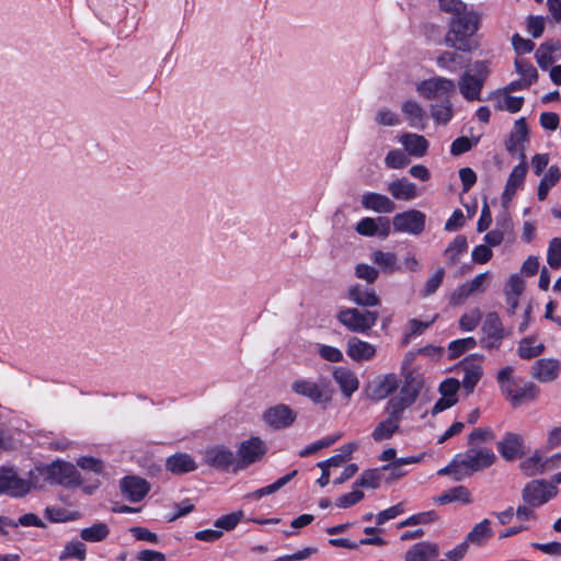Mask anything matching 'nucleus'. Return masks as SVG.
Instances as JSON below:
<instances>
[{
    "label": "nucleus",
    "instance_id": "nucleus-1",
    "mask_svg": "<svg viewBox=\"0 0 561 561\" xmlns=\"http://www.w3.org/2000/svg\"><path fill=\"white\" fill-rule=\"evenodd\" d=\"M438 2L442 11L453 14L449 30L444 38L445 44L460 51H472L476 45L470 37L479 30L480 13L468 10L467 4L461 0H439Z\"/></svg>",
    "mask_w": 561,
    "mask_h": 561
},
{
    "label": "nucleus",
    "instance_id": "nucleus-2",
    "mask_svg": "<svg viewBox=\"0 0 561 561\" xmlns=\"http://www.w3.org/2000/svg\"><path fill=\"white\" fill-rule=\"evenodd\" d=\"M290 389L295 394L309 399L321 409H327L332 403L335 393L331 381L325 377H320L317 380L295 379L290 383Z\"/></svg>",
    "mask_w": 561,
    "mask_h": 561
},
{
    "label": "nucleus",
    "instance_id": "nucleus-3",
    "mask_svg": "<svg viewBox=\"0 0 561 561\" xmlns=\"http://www.w3.org/2000/svg\"><path fill=\"white\" fill-rule=\"evenodd\" d=\"M490 62L477 60L459 77L457 87L468 102L481 101V92L490 75Z\"/></svg>",
    "mask_w": 561,
    "mask_h": 561
},
{
    "label": "nucleus",
    "instance_id": "nucleus-4",
    "mask_svg": "<svg viewBox=\"0 0 561 561\" xmlns=\"http://www.w3.org/2000/svg\"><path fill=\"white\" fill-rule=\"evenodd\" d=\"M378 311L343 308L336 314V320L353 333H367L377 323Z\"/></svg>",
    "mask_w": 561,
    "mask_h": 561
},
{
    "label": "nucleus",
    "instance_id": "nucleus-5",
    "mask_svg": "<svg viewBox=\"0 0 561 561\" xmlns=\"http://www.w3.org/2000/svg\"><path fill=\"white\" fill-rule=\"evenodd\" d=\"M267 447L264 440L257 436H253L243 440L238 448L237 465L233 467V472L243 470L250 465L260 461L266 454Z\"/></svg>",
    "mask_w": 561,
    "mask_h": 561
},
{
    "label": "nucleus",
    "instance_id": "nucleus-6",
    "mask_svg": "<svg viewBox=\"0 0 561 561\" xmlns=\"http://www.w3.org/2000/svg\"><path fill=\"white\" fill-rule=\"evenodd\" d=\"M416 91L421 96L427 100H448L456 91V83L454 80L445 77H434L421 81L416 85Z\"/></svg>",
    "mask_w": 561,
    "mask_h": 561
},
{
    "label": "nucleus",
    "instance_id": "nucleus-7",
    "mask_svg": "<svg viewBox=\"0 0 561 561\" xmlns=\"http://www.w3.org/2000/svg\"><path fill=\"white\" fill-rule=\"evenodd\" d=\"M557 494L554 484L545 480H533L528 482L523 491V501L530 507H538L550 501Z\"/></svg>",
    "mask_w": 561,
    "mask_h": 561
},
{
    "label": "nucleus",
    "instance_id": "nucleus-8",
    "mask_svg": "<svg viewBox=\"0 0 561 561\" xmlns=\"http://www.w3.org/2000/svg\"><path fill=\"white\" fill-rule=\"evenodd\" d=\"M425 221L426 215L417 209L396 214L392 218L394 231L413 236H419L424 231Z\"/></svg>",
    "mask_w": 561,
    "mask_h": 561
},
{
    "label": "nucleus",
    "instance_id": "nucleus-9",
    "mask_svg": "<svg viewBox=\"0 0 561 561\" xmlns=\"http://www.w3.org/2000/svg\"><path fill=\"white\" fill-rule=\"evenodd\" d=\"M296 419L297 412L285 403L270 407L262 414L263 422L275 431L290 427Z\"/></svg>",
    "mask_w": 561,
    "mask_h": 561
},
{
    "label": "nucleus",
    "instance_id": "nucleus-10",
    "mask_svg": "<svg viewBox=\"0 0 561 561\" xmlns=\"http://www.w3.org/2000/svg\"><path fill=\"white\" fill-rule=\"evenodd\" d=\"M458 458L462 470H468L467 474H471L492 466L496 456L489 448H469L465 454L458 455Z\"/></svg>",
    "mask_w": 561,
    "mask_h": 561
},
{
    "label": "nucleus",
    "instance_id": "nucleus-11",
    "mask_svg": "<svg viewBox=\"0 0 561 561\" xmlns=\"http://www.w3.org/2000/svg\"><path fill=\"white\" fill-rule=\"evenodd\" d=\"M48 477L53 482L64 486L80 485V474L77 468L67 461L57 460L48 466Z\"/></svg>",
    "mask_w": 561,
    "mask_h": 561
},
{
    "label": "nucleus",
    "instance_id": "nucleus-12",
    "mask_svg": "<svg viewBox=\"0 0 561 561\" xmlns=\"http://www.w3.org/2000/svg\"><path fill=\"white\" fill-rule=\"evenodd\" d=\"M529 140V129L524 117L518 118L514 128L510 134L508 139L505 141L506 150L512 154H518L520 160L526 159L525 144Z\"/></svg>",
    "mask_w": 561,
    "mask_h": 561
},
{
    "label": "nucleus",
    "instance_id": "nucleus-13",
    "mask_svg": "<svg viewBox=\"0 0 561 561\" xmlns=\"http://www.w3.org/2000/svg\"><path fill=\"white\" fill-rule=\"evenodd\" d=\"M28 493L25 479L18 477L11 468H0V494L12 497H22Z\"/></svg>",
    "mask_w": 561,
    "mask_h": 561
},
{
    "label": "nucleus",
    "instance_id": "nucleus-14",
    "mask_svg": "<svg viewBox=\"0 0 561 561\" xmlns=\"http://www.w3.org/2000/svg\"><path fill=\"white\" fill-rule=\"evenodd\" d=\"M205 461L208 466L220 471H227L230 469L233 471V467L237 465L234 453L222 445L206 449Z\"/></svg>",
    "mask_w": 561,
    "mask_h": 561
},
{
    "label": "nucleus",
    "instance_id": "nucleus-15",
    "mask_svg": "<svg viewBox=\"0 0 561 561\" xmlns=\"http://www.w3.org/2000/svg\"><path fill=\"white\" fill-rule=\"evenodd\" d=\"M123 495L130 502L142 501L150 491L149 482L137 476H127L119 483Z\"/></svg>",
    "mask_w": 561,
    "mask_h": 561
},
{
    "label": "nucleus",
    "instance_id": "nucleus-16",
    "mask_svg": "<svg viewBox=\"0 0 561 561\" xmlns=\"http://www.w3.org/2000/svg\"><path fill=\"white\" fill-rule=\"evenodd\" d=\"M376 346L357 336H351L346 341V355L354 362L371 360L376 356Z\"/></svg>",
    "mask_w": 561,
    "mask_h": 561
},
{
    "label": "nucleus",
    "instance_id": "nucleus-17",
    "mask_svg": "<svg viewBox=\"0 0 561 561\" xmlns=\"http://www.w3.org/2000/svg\"><path fill=\"white\" fill-rule=\"evenodd\" d=\"M332 377L345 398L350 399L358 390L359 380L351 369L342 366L335 367Z\"/></svg>",
    "mask_w": 561,
    "mask_h": 561
},
{
    "label": "nucleus",
    "instance_id": "nucleus-18",
    "mask_svg": "<svg viewBox=\"0 0 561 561\" xmlns=\"http://www.w3.org/2000/svg\"><path fill=\"white\" fill-rule=\"evenodd\" d=\"M504 394L511 400L514 407L527 401H534L539 394V388L534 382H526L522 387H512L511 383L504 387Z\"/></svg>",
    "mask_w": 561,
    "mask_h": 561
},
{
    "label": "nucleus",
    "instance_id": "nucleus-19",
    "mask_svg": "<svg viewBox=\"0 0 561 561\" xmlns=\"http://www.w3.org/2000/svg\"><path fill=\"white\" fill-rule=\"evenodd\" d=\"M560 362L553 358H540L533 366L531 376L540 382H550L558 378Z\"/></svg>",
    "mask_w": 561,
    "mask_h": 561
},
{
    "label": "nucleus",
    "instance_id": "nucleus-20",
    "mask_svg": "<svg viewBox=\"0 0 561 561\" xmlns=\"http://www.w3.org/2000/svg\"><path fill=\"white\" fill-rule=\"evenodd\" d=\"M362 206L366 209L374 210L376 213H392L396 209V204L388 196L368 192L362 195Z\"/></svg>",
    "mask_w": 561,
    "mask_h": 561
},
{
    "label": "nucleus",
    "instance_id": "nucleus-21",
    "mask_svg": "<svg viewBox=\"0 0 561 561\" xmlns=\"http://www.w3.org/2000/svg\"><path fill=\"white\" fill-rule=\"evenodd\" d=\"M524 442L522 436L507 433L504 438L499 442L497 450L505 460H514L523 454Z\"/></svg>",
    "mask_w": 561,
    "mask_h": 561
},
{
    "label": "nucleus",
    "instance_id": "nucleus-22",
    "mask_svg": "<svg viewBox=\"0 0 561 561\" xmlns=\"http://www.w3.org/2000/svg\"><path fill=\"white\" fill-rule=\"evenodd\" d=\"M401 111L413 128L423 130L427 123L425 110L415 101L409 100L402 104Z\"/></svg>",
    "mask_w": 561,
    "mask_h": 561
},
{
    "label": "nucleus",
    "instance_id": "nucleus-23",
    "mask_svg": "<svg viewBox=\"0 0 561 561\" xmlns=\"http://www.w3.org/2000/svg\"><path fill=\"white\" fill-rule=\"evenodd\" d=\"M399 141L410 156L417 158L424 157L427 153L430 146L424 136L413 133L402 134L399 138Z\"/></svg>",
    "mask_w": 561,
    "mask_h": 561
},
{
    "label": "nucleus",
    "instance_id": "nucleus-24",
    "mask_svg": "<svg viewBox=\"0 0 561 561\" xmlns=\"http://www.w3.org/2000/svg\"><path fill=\"white\" fill-rule=\"evenodd\" d=\"M347 297L354 304L360 307L369 308L380 305V298L374 289L366 288L362 285L350 287Z\"/></svg>",
    "mask_w": 561,
    "mask_h": 561
},
{
    "label": "nucleus",
    "instance_id": "nucleus-25",
    "mask_svg": "<svg viewBox=\"0 0 561 561\" xmlns=\"http://www.w3.org/2000/svg\"><path fill=\"white\" fill-rule=\"evenodd\" d=\"M463 378L461 385L467 393H472L474 387L482 377V367L474 358L468 357L461 363Z\"/></svg>",
    "mask_w": 561,
    "mask_h": 561
},
{
    "label": "nucleus",
    "instance_id": "nucleus-26",
    "mask_svg": "<svg viewBox=\"0 0 561 561\" xmlns=\"http://www.w3.org/2000/svg\"><path fill=\"white\" fill-rule=\"evenodd\" d=\"M439 553L438 546L434 542L423 541L413 545L405 552L404 561H431Z\"/></svg>",
    "mask_w": 561,
    "mask_h": 561
},
{
    "label": "nucleus",
    "instance_id": "nucleus-27",
    "mask_svg": "<svg viewBox=\"0 0 561 561\" xmlns=\"http://www.w3.org/2000/svg\"><path fill=\"white\" fill-rule=\"evenodd\" d=\"M527 174V163L525 160H520V163L515 165L508 175L504 192H503V198L511 201L512 197L515 195L517 190L522 187L524 184L525 178Z\"/></svg>",
    "mask_w": 561,
    "mask_h": 561
},
{
    "label": "nucleus",
    "instance_id": "nucleus-28",
    "mask_svg": "<svg viewBox=\"0 0 561 561\" xmlns=\"http://www.w3.org/2000/svg\"><path fill=\"white\" fill-rule=\"evenodd\" d=\"M388 192L396 199L411 201L419 196L417 187L408 179H397L388 184Z\"/></svg>",
    "mask_w": 561,
    "mask_h": 561
},
{
    "label": "nucleus",
    "instance_id": "nucleus-29",
    "mask_svg": "<svg viewBox=\"0 0 561 561\" xmlns=\"http://www.w3.org/2000/svg\"><path fill=\"white\" fill-rule=\"evenodd\" d=\"M165 467L172 473L183 474L194 471L197 468V465L190 455L179 453L167 459Z\"/></svg>",
    "mask_w": 561,
    "mask_h": 561
},
{
    "label": "nucleus",
    "instance_id": "nucleus-30",
    "mask_svg": "<svg viewBox=\"0 0 561 561\" xmlns=\"http://www.w3.org/2000/svg\"><path fill=\"white\" fill-rule=\"evenodd\" d=\"M489 99L496 101L494 106L497 111L505 110L510 113L519 112L524 104L523 96H512L508 93H504L502 91L493 92Z\"/></svg>",
    "mask_w": 561,
    "mask_h": 561
},
{
    "label": "nucleus",
    "instance_id": "nucleus-31",
    "mask_svg": "<svg viewBox=\"0 0 561 561\" xmlns=\"http://www.w3.org/2000/svg\"><path fill=\"white\" fill-rule=\"evenodd\" d=\"M423 387V382L421 378L413 373H408L404 376V382L400 388V392L398 397L403 398L405 401H409L410 404H413Z\"/></svg>",
    "mask_w": 561,
    "mask_h": 561
},
{
    "label": "nucleus",
    "instance_id": "nucleus-32",
    "mask_svg": "<svg viewBox=\"0 0 561 561\" xmlns=\"http://www.w3.org/2000/svg\"><path fill=\"white\" fill-rule=\"evenodd\" d=\"M399 387V380L396 374H387L378 377L374 382V396L381 400L392 394Z\"/></svg>",
    "mask_w": 561,
    "mask_h": 561
},
{
    "label": "nucleus",
    "instance_id": "nucleus-33",
    "mask_svg": "<svg viewBox=\"0 0 561 561\" xmlns=\"http://www.w3.org/2000/svg\"><path fill=\"white\" fill-rule=\"evenodd\" d=\"M558 50H561V43L559 41L551 39L541 44L535 54L539 67L543 70L548 69L553 62V53Z\"/></svg>",
    "mask_w": 561,
    "mask_h": 561
},
{
    "label": "nucleus",
    "instance_id": "nucleus-34",
    "mask_svg": "<svg viewBox=\"0 0 561 561\" xmlns=\"http://www.w3.org/2000/svg\"><path fill=\"white\" fill-rule=\"evenodd\" d=\"M468 250V241L467 238L462 234H458L454 238V240L447 245L444 251V256L446 257L447 264L453 266L457 264L459 257L466 253Z\"/></svg>",
    "mask_w": 561,
    "mask_h": 561
},
{
    "label": "nucleus",
    "instance_id": "nucleus-35",
    "mask_svg": "<svg viewBox=\"0 0 561 561\" xmlns=\"http://www.w3.org/2000/svg\"><path fill=\"white\" fill-rule=\"evenodd\" d=\"M370 260L387 274H393L400 270L397 255L392 252L376 250L370 254Z\"/></svg>",
    "mask_w": 561,
    "mask_h": 561
},
{
    "label": "nucleus",
    "instance_id": "nucleus-36",
    "mask_svg": "<svg viewBox=\"0 0 561 561\" xmlns=\"http://www.w3.org/2000/svg\"><path fill=\"white\" fill-rule=\"evenodd\" d=\"M434 502L439 505H445L451 502H461L463 504H469L471 502V494L466 486L458 485L436 496L434 499Z\"/></svg>",
    "mask_w": 561,
    "mask_h": 561
},
{
    "label": "nucleus",
    "instance_id": "nucleus-37",
    "mask_svg": "<svg viewBox=\"0 0 561 561\" xmlns=\"http://www.w3.org/2000/svg\"><path fill=\"white\" fill-rule=\"evenodd\" d=\"M483 335L504 339L507 333L503 327L502 320L496 312H489L482 324Z\"/></svg>",
    "mask_w": 561,
    "mask_h": 561
},
{
    "label": "nucleus",
    "instance_id": "nucleus-38",
    "mask_svg": "<svg viewBox=\"0 0 561 561\" xmlns=\"http://www.w3.org/2000/svg\"><path fill=\"white\" fill-rule=\"evenodd\" d=\"M490 524L491 522L486 518L476 524L468 534L465 542H467L468 546L469 543H473L476 546L483 545L493 535Z\"/></svg>",
    "mask_w": 561,
    "mask_h": 561
},
{
    "label": "nucleus",
    "instance_id": "nucleus-39",
    "mask_svg": "<svg viewBox=\"0 0 561 561\" xmlns=\"http://www.w3.org/2000/svg\"><path fill=\"white\" fill-rule=\"evenodd\" d=\"M110 535V527L105 523H95L90 527L81 529L80 537L87 542H100Z\"/></svg>",
    "mask_w": 561,
    "mask_h": 561
},
{
    "label": "nucleus",
    "instance_id": "nucleus-40",
    "mask_svg": "<svg viewBox=\"0 0 561 561\" xmlns=\"http://www.w3.org/2000/svg\"><path fill=\"white\" fill-rule=\"evenodd\" d=\"M399 426L400 422L387 416V419L378 423V425L374 428L371 432V437L375 442L389 439L399 430Z\"/></svg>",
    "mask_w": 561,
    "mask_h": 561
},
{
    "label": "nucleus",
    "instance_id": "nucleus-41",
    "mask_svg": "<svg viewBox=\"0 0 561 561\" xmlns=\"http://www.w3.org/2000/svg\"><path fill=\"white\" fill-rule=\"evenodd\" d=\"M561 178V171L557 165H551L548 172L541 179L538 186V199L545 201L548 196L549 190L553 187Z\"/></svg>",
    "mask_w": 561,
    "mask_h": 561
},
{
    "label": "nucleus",
    "instance_id": "nucleus-42",
    "mask_svg": "<svg viewBox=\"0 0 561 561\" xmlns=\"http://www.w3.org/2000/svg\"><path fill=\"white\" fill-rule=\"evenodd\" d=\"M297 474V470H293L291 472L285 474L284 477L277 479L274 483L255 490L254 492L248 494V497L259 500L263 496L271 495L282 488H284L291 479Z\"/></svg>",
    "mask_w": 561,
    "mask_h": 561
},
{
    "label": "nucleus",
    "instance_id": "nucleus-43",
    "mask_svg": "<svg viewBox=\"0 0 561 561\" xmlns=\"http://www.w3.org/2000/svg\"><path fill=\"white\" fill-rule=\"evenodd\" d=\"M420 459H421L420 457H414V456L404 457V458H398L397 460H394V461H392L390 463L383 465L381 467V470L382 471H389L391 479H399V478L403 477L407 473L403 470V466L416 463V462L420 461Z\"/></svg>",
    "mask_w": 561,
    "mask_h": 561
},
{
    "label": "nucleus",
    "instance_id": "nucleus-44",
    "mask_svg": "<svg viewBox=\"0 0 561 561\" xmlns=\"http://www.w3.org/2000/svg\"><path fill=\"white\" fill-rule=\"evenodd\" d=\"M535 337H525L519 342L517 353L520 358L531 359L539 356L545 351L542 343L533 345Z\"/></svg>",
    "mask_w": 561,
    "mask_h": 561
},
{
    "label": "nucleus",
    "instance_id": "nucleus-45",
    "mask_svg": "<svg viewBox=\"0 0 561 561\" xmlns=\"http://www.w3.org/2000/svg\"><path fill=\"white\" fill-rule=\"evenodd\" d=\"M330 545L334 547H341L346 549H356L359 545L362 546H383L386 542L381 537H367L364 539H360L359 542H353L347 538H334L329 540Z\"/></svg>",
    "mask_w": 561,
    "mask_h": 561
},
{
    "label": "nucleus",
    "instance_id": "nucleus-46",
    "mask_svg": "<svg viewBox=\"0 0 561 561\" xmlns=\"http://www.w3.org/2000/svg\"><path fill=\"white\" fill-rule=\"evenodd\" d=\"M411 405L412 404H410L409 401H405L403 398L394 396L388 401L386 412L388 413L389 417L398 422H401L403 419V412Z\"/></svg>",
    "mask_w": 561,
    "mask_h": 561
},
{
    "label": "nucleus",
    "instance_id": "nucleus-47",
    "mask_svg": "<svg viewBox=\"0 0 561 561\" xmlns=\"http://www.w3.org/2000/svg\"><path fill=\"white\" fill-rule=\"evenodd\" d=\"M546 467L547 461H543L542 457L538 453L520 462V469L527 476H536L542 473Z\"/></svg>",
    "mask_w": 561,
    "mask_h": 561
},
{
    "label": "nucleus",
    "instance_id": "nucleus-48",
    "mask_svg": "<svg viewBox=\"0 0 561 561\" xmlns=\"http://www.w3.org/2000/svg\"><path fill=\"white\" fill-rule=\"evenodd\" d=\"M87 556L85 545L81 541H70L65 546V549L59 556V560L77 559L83 561Z\"/></svg>",
    "mask_w": 561,
    "mask_h": 561
},
{
    "label": "nucleus",
    "instance_id": "nucleus-49",
    "mask_svg": "<svg viewBox=\"0 0 561 561\" xmlns=\"http://www.w3.org/2000/svg\"><path fill=\"white\" fill-rule=\"evenodd\" d=\"M444 277H445V270L443 267H439L433 275H431L426 279L423 288L420 291V295L423 298L434 295L437 291V289L440 287V285L443 284Z\"/></svg>",
    "mask_w": 561,
    "mask_h": 561
},
{
    "label": "nucleus",
    "instance_id": "nucleus-50",
    "mask_svg": "<svg viewBox=\"0 0 561 561\" xmlns=\"http://www.w3.org/2000/svg\"><path fill=\"white\" fill-rule=\"evenodd\" d=\"M477 345V341L474 337H465L451 341L448 345V352L450 358H457L461 356L465 352L474 348Z\"/></svg>",
    "mask_w": 561,
    "mask_h": 561
},
{
    "label": "nucleus",
    "instance_id": "nucleus-51",
    "mask_svg": "<svg viewBox=\"0 0 561 561\" xmlns=\"http://www.w3.org/2000/svg\"><path fill=\"white\" fill-rule=\"evenodd\" d=\"M431 115L438 124H447L453 116L451 103L448 100H444L440 104L432 105Z\"/></svg>",
    "mask_w": 561,
    "mask_h": 561
},
{
    "label": "nucleus",
    "instance_id": "nucleus-52",
    "mask_svg": "<svg viewBox=\"0 0 561 561\" xmlns=\"http://www.w3.org/2000/svg\"><path fill=\"white\" fill-rule=\"evenodd\" d=\"M547 262L553 270L561 267V238H553L549 242Z\"/></svg>",
    "mask_w": 561,
    "mask_h": 561
},
{
    "label": "nucleus",
    "instance_id": "nucleus-53",
    "mask_svg": "<svg viewBox=\"0 0 561 561\" xmlns=\"http://www.w3.org/2000/svg\"><path fill=\"white\" fill-rule=\"evenodd\" d=\"M47 480H50L48 477V466L36 467L30 470L28 479H25V482L28 484L30 491L32 488H43Z\"/></svg>",
    "mask_w": 561,
    "mask_h": 561
},
{
    "label": "nucleus",
    "instance_id": "nucleus-54",
    "mask_svg": "<svg viewBox=\"0 0 561 561\" xmlns=\"http://www.w3.org/2000/svg\"><path fill=\"white\" fill-rule=\"evenodd\" d=\"M340 437H341V435L337 434V435L327 436L320 440H317V442L308 445L304 449H301L299 451V456L308 457L310 455H313L323 448H328V447L332 446Z\"/></svg>",
    "mask_w": 561,
    "mask_h": 561
},
{
    "label": "nucleus",
    "instance_id": "nucleus-55",
    "mask_svg": "<svg viewBox=\"0 0 561 561\" xmlns=\"http://www.w3.org/2000/svg\"><path fill=\"white\" fill-rule=\"evenodd\" d=\"M437 514L434 511H427L423 513H419L415 515H412L408 517L407 519L402 520L398 524V528L414 526L419 524H430L437 519Z\"/></svg>",
    "mask_w": 561,
    "mask_h": 561
},
{
    "label": "nucleus",
    "instance_id": "nucleus-56",
    "mask_svg": "<svg viewBox=\"0 0 561 561\" xmlns=\"http://www.w3.org/2000/svg\"><path fill=\"white\" fill-rule=\"evenodd\" d=\"M482 319L480 309L476 308L471 311L463 313L459 319V327L462 331H473Z\"/></svg>",
    "mask_w": 561,
    "mask_h": 561
},
{
    "label": "nucleus",
    "instance_id": "nucleus-57",
    "mask_svg": "<svg viewBox=\"0 0 561 561\" xmlns=\"http://www.w3.org/2000/svg\"><path fill=\"white\" fill-rule=\"evenodd\" d=\"M385 163L390 169H400L410 163L407 153L400 149L390 150L386 158Z\"/></svg>",
    "mask_w": 561,
    "mask_h": 561
},
{
    "label": "nucleus",
    "instance_id": "nucleus-58",
    "mask_svg": "<svg viewBox=\"0 0 561 561\" xmlns=\"http://www.w3.org/2000/svg\"><path fill=\"white\" fill-rule=\"evenodd\" d=\"M380 484V474L378 469L366 470L356 481V486L377 489Z\"/></svg>",
    "mask_w": 561,
    "mask_h": 561
},
{
    "label": "nucleus",
    "instance_id": "nucleus-59",
    "mask_svg": "<svg viewBox=\"0 0 561 561\" xmlns=\"http://www.w3.org/2000/svg\"><path fill=\"white\" fill-rule=\"evenodd\" d=\"M515 67L523 79L529 80L530 84L537 80V70L528 60L523 58L516 59Z\"/></svg>",
    "mask_w": 561,
    "mask_h": 561
},
{
    "label": "nucleus",
    "instance_id": "nucleus-60",
    "mask_svg": "<svg viewBox=\"0 0 561 561\" xmlns=\"http://www.w3.org/2000/svg\"><path fill=\"white\" fill-rule=\"evenodd\" d=\"M378 224L377 219L365 217L357 222L355 229L360 236L373 237L378 232Z\"/></svg>",
    "mask_w": 561,
    "mask_h": 561
},
{
    "label": "nucleus",
    "instance_id": "nucleus-61",
    "mask_svg": "<svg viewBox=\"0 0 561 561\" xmlns=\"http://www.w3.org/2000/svg\"><path fill=\"white\" fill-rule=\"evenodd\" d=\"M242 516H243L242 512L224 515L215 522V526L217 528H219L218 530H220V529H225L227 531L231 530L240 523Z\"/></svg>",
    "mask_w": 561,
    "mask_h": 561
},
{
    "label": "nucleus",
    "instance_id": "nucleus-62",
    "mask_svg": "<svg viewBox=\"0 0 561 561\" xmlns=\"http://www.w3.org/2000/svg\"><path fill=\"white\" fill-rule=\"evenodd\" d=\"M546 18L541 15H529L527 19V31L534 38H538L545 31Z\"/></svg>",
    "mask_w": 561,
    "mask_h": 561
},
{
    "label": "nucleus",
    "instance_id": "nucleus-63",
    "mask_svg": "<svg viewBox=\"0 0 561 561\" xmlns=\"http://www.w3.org/2000/svg\"><path fill=\"white\" fill-rule=\"evenodd\" d=\"M459 387H460V382L457 379L449 378V379L444 380L439 385V389L438 390H439V393L443 397H446V398H449L451 400H457L458 401L457 392L459 390Z\"/></svg>",
    "mask_w": 561,
    "mask_h": 561
},
{
    "label": "nucleus",
    "instance_id": "nucleus-64",
    "mask_svg": "<svg viewBox=\"0 0 561 561\" xmlns=\"http://www.w3.org/2000/svg\"><path fill=\"white\" fill-rule=\"evenodd\" d=\"M492 274L490 272H484L474 276L470 282H467L469 288L472 294H481L486 289V283L491 279Z\"/></svg>",
    "mask_w": 561,
    "mask_h": 561
}]
</instances>
